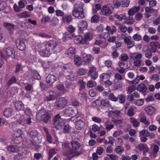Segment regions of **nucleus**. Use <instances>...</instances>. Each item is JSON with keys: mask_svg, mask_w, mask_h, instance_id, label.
<instances>
[{"mask_svg": "<svg viewBox=\"0 0 160 160\" xmlns=\"http://www.w3.org/2000/svg\"><path fill=\"white\" fill-rule=\"evenodd\" d=\"M22 137H14V142L16 144L20 143L22 141Z\"/></svg>", "mask_w": 160, "mask_h": 160, "instance_id": "nucleus-60", "label": "nucleus"}, {"mask_svg": "<svg viewBox=\"0 0 160 160\" xmlns=\"http://www.w3.org/2000/svg\"><path fill=\"white\" fill-rule=\"evenodd\" d=\"M136 89L135 86L132 85L128 86L127 90L128 92L131 93L134 91Z\"/></svg>", "mask_w": 160, "mask_h": 160, "instance_id": "nucleus-61", "label": "nucleus"}, {"mask_svg": "<svg viewBox=\"0 0 160 160\" xmlns=\"http://www.w3.org/2000/svg\"><path fill=\"white\" fill-rule=\"evenodd\" d=\"M49 95L47 96L46 99L47 101H51L55 99L56 98L55 93L52 91L49 92Z\"/></svg>", "mask_w": 160, "mask_h": 160, "instance_id": "nucleus-30", "label": "nucleus"}, {"mask_svg": "<svg viewBox=\"0 0 160 160\" xmlns=\"http://www.w3.org/2000/svg\"><path fill=\"white\" fill-rule=\"evenodd\" d=\"M56 80V77L52 74L48 75L46 78V81L48 84H49V86L52 85Z\"/></svg>", "mask_w": 160, "mask_h": 160, "instance_id": "nucleus-15", "label": "nucleus"}, {"mask_svg": "<svg viewBox=\"0 0 160 160\" xmlns=\"http://www.w3.org/2000/svg\"><path fill=\"white\" fill-rule=\"evenodd\" d=\"M72 18L71 15L68 14H65L62 17V20L65 22H69L72 20Z\"/></svg>", "mask_w": 160, "mask_h": 160, "instance_id": "nucleus-31", "label": "nucleus"}, {"mask_svg": "<svg viewBox=\"0 0 160 160\" xmlns=\"http://www.w3.org/2000/svg\"><path fill=\"white\" fill-rule=\"evenodd\" d=\"M75 51V50L74 48L71 47L67 50L66 53L69 57H71L74 56Z\"/></svg>", "mask_w": 160, "mask_h": 160, "instance_id": "nucleus-32", "label": "nucleus"}, {"mask_svg": "<svg viewBox=\"0 0 160 160\" xmlns=\"http://www.w3.org/2000/svg\"><path fill=\"white\" fill-rule=\"evenodd\" d=\"M132 38L135 41L138 42L142 40V37L140 35L135 34L133 36Z\"/></svg>", "mask_w": 160, "mask_h": 160, "instance_id": "nucleus-48", "label": "nucleus"}, {"mask_svg": "<svg viewBox=\"0 0 160 160\" xmlns=\"http://www.w3.org/2000/svg\"><path fill=\"white\" fill-rule=\"evenodd\" d=\"M129 121L134 127H137L139 125V122L134 117L131 118Z\"/></svg>", "mask_w": 160, "mask_h": 160, "instance_id": "nucleus-37", "label": "nucleus"}, {"mask_svg": "<svg viewBox=\"0 0 160 160\" xmlns=\"http://www.w3.org/2000/svg\"><path fill=\"white\" fill-rule=\"evenodd\" d=\"M114 17L118 19L119 21H122L123 20H125L127 18L126 15L125 14L118 15L117 14H115L114 15Z\"/></svg>", "mask_w": 160, "mask_h": 160, "instance_id": "nucleus-36", "label": "nucleus"}, {"mask_svg": "<svg viewBox=\"0 0 160 160\" xmlns=\"http://www.w3.org/2000/svg\"><path fill=\"white\" fill-rule=\"evenodd\" d=\"M108 97L109 99L112 101H116L118 100V98L114 95L113 93H110Z\"/></svg>", "mask_w": 160, "mask_h": 160, "instance_id": "nucleus-63", "label": "nucleus"}, {"mask_svg": "<svg viewBox=\"0 0 160 160\" xmlns=\"http://www.w3.org/2000/svg\"><path fill=\"white\" fill-rule=\"evenodd\" d=\"M58 46V44L57 42L54 41H50L46 43L45 46L47 49L50 50H54Z\"/></svg>", "mask_w": 160, "mask_h": 160, "instance_id": "nucleus-11", "label": "nucleus"}, {"mask_svg": "<svg viewBox=\"0 0 160 160\" xmlns=\"http://www.w3.org/2000/svg\"><path fill=\"white\" fill-rule=\"evenodd\" d=\"M134 108H135V107L131 106L128 109V114L129 116H132L134 115Z\"/></svg>", "mask_w": 160, "mask_h": 160, "instance_id": "nucleus-57", "label": "nucleus"}, {"mask_svg": "<svg viewBox=\"0 0 160 160\" xmlns=\"http://www.w3.org/2000/svg\"><path fill=\"white\" fill-rule=\"evenodd\" d=\"M121 112L120 111L118 110H112L110 111L109 112V114L110 116L112 118L117 117L120 115Z\"/></svg>", "mask_w": 160, "mask_h": 160, "instance_id": "nucleus-28", "label": "nucleus"}, {"mask_svg": "<svg viewBox=\"0 0 160 160\" xmlns=\"http://www.w3.org/2000/svg\"><path fill=\"white\" fill-rule=\"evenodd\" d=\"M24 158V157L23 155H21L20 153H18V155H16L13 160H23Z\"/></svg>", "mask_w": 160, "mask_h": 160, "instance_id": "nucleus-58", "label": "nucleus"}, {"mask_svg": "<svg viewBox=\"0 0 160 160\" xmlns=\"http://www.w3.org/2000/svg\"><path fill=\"white\" fill-rule=\"evenodd\" d=\"M18 147L16 145H11L7 147V149L8 150L12 152H14L18 150Z\"/></svg>", "mask_w": 160, "mask_h": 160, "instance_id": "nucleus-44", "label": "nucleus"}, {"mask_svg": "<svg viewBox=\"0 0 160 160\" xmlns=\"http://www.w3.org/2000/svg\"><path fill=\"white\" fill-rule=\"evenodd\" d=\"M4 53L5 57H10L13 58H18L19 54L16 52L14 49L11 47L5 48L3 50Z\"/></svg>", "mask_w": 160, "mask_h": 160, "instance_id": "nucleus-4", "label": "nucleus"}, {"mask_svg": "<svg viewBox=\"0 0 160 160\" xmlns=\"http://www.w3.org/2000/svg\"><path fill=\"white\" fill-rule=\"evenodd\" d=\"M130 1L129 0H123L121 1V5L122 7H128L130 3Z\"/></svg>", "mask_w": 160, "mask_h": 160, "instance_id": "nucleus-64", "label": "nucleus"}, {"mask_svg": "<svg viewBox=\"0 0 160 160\" xmlns=\"http://www.w3.org/2000/svg\"><path fill=\"white\" fill-rule=\"evenodd\" d=\"M74 61V64L77 66H80L81 64V58L78 56L75 57Z\"/></svg>", "mask_w": 160, "mask_h": 160, "instance_id": "nucleus-43", "label": "nucleus"}, {"mask_svg": "<svg viewBox=\"0 0 160 160\" xmlns=\"http://www.w3.org/2000/svg\"><path fill=\"white\" fill-rule=\"evenodd\" d=\"M75 124L76 125L75 128L78 130L82 129L85 126L84 122L82 120H79L75 121Z\"/></svg>", "mask_w": 160, "mask_h": 160, "instance_id": "nucleus-24", "label": "nucleus"}, {"mask_svg": "<svg viewBox=\"0 0 160 160\" xmlns=\"http://www.w3.org/2000/svg\"><path fill=\"white\" fill-rule=\"evenodd\" d=\"M106 30L108 32H103L99 35V37L100 38L108 39L109 37V35H113L115 32H117V28L114 26L111 27L109 26H107L105 28Z\"/></svg>", "mask_w": 160, "mask_h": 160, "instance_id": "nucleus-2", "label": "nucleus"}, {"mask_svg": "<svg viewBox=\"0 0 160 160\" xmlns=\"http://www.w3.org/2000/svg\"><path fill=\"white\" fill-rule=\"evenodd\" d=\"M72 15L79 19H81L84 17L83 12V9L82 6L76 5L72 11Z\"/></svg>", "mask_w": 160, "mask_h": 160, "instance_id": "nucleus-5", "label": "nucleus"}, {"mask_svg": "<svg viewBox=\"0 0 160 160\" xmlns=\"http://www.w3.org/2000/svg\"><path fill=\"white\" fill-rule=\"evenodd\" d=\"M110 77V75L108 73H103L100 76L101 80L103 81L104 79L108 78Z\"/></svg>", "mask_w": 160, "mask_h": 160, "instance_id": "nucleus-49", "label": "nucleus"}, {"mask_svg": "<svg viewBox=\"0 0 160 160\" xmlns=\"http://www.w3.org/2000/svg\"><path fill=\"white\" fill-rule=\"evenodd\" d=\"M145 110L148 114L150 115H152L155 114L156 111L155 108L151 106L146 107Z\"/></svg>", "mask_w": 160, "mask_h": 160, "instance_id": "nucleus-21", "label": "nucleus"}, {"mask_svg": "<svg viewBox=\"0 0 160 160\" xmlns=\"http://www.w3.org/2000/svg\"><path fill=\"white\" fill-rule=\"evenodd\" d=\"M123 133V131L121 130L116 131L114 132L113 136L114 137L117 138L122 134Z\"/></svg>", "mask_w": 160, "mask_h": 160, "instance_id": "nucleus-56", "label": "nucleus"}, {"mask_svg": "<svg viewBox=\"0 0 160 160\" xmlns=\"http://www.w3.org/2000/svg\"><path fill=\"white\" fill-rule=\"evenodd\" d=\"M4 25L5 26L9 31H12L14 28V26L13 24L4 22Z\"/></svg>", "mask_w": 160, "mask_h": 160, "instance_id": "nucleus-45", "label": "nucleus"}, {"mask_svg": "<svg viewBox=\"0 0 160 160\" xmlns=\"http://www.w3.org/2000/svg\"><path fill=\"white\" fill-rule=\"evenodd\" d=\"M21 119H18L15 122V124L16 125H19L22 124V125H25L26 123L29 124L31 123V119L30 117L27 118L23 122V119L24 118L23 116H20Z\"/></svg>", "mask_w": 160, "mask_h": 160, "instance_id": "nucleus-12", "label": "nucleus"}, {"mask_svg": "<svg viewBox=\"0 0 160 160\" xmlns=\"http://www.w3.org/2000/svg\"><path fill=\"white\" fill-rule=\"evenodd\" d=\"M71 144L72 149L66 154L67 157L70 159L78 156L81 154L80 152L77 151L80 147L79 143L77 141H72L71 142Z\"/></svg>", "mask_w": 160, "mask_h": 160, "instance_id": "nucleus-1", "label": "nucleus"}, {"mask_svg": "<svg viewBox=\"0 0 160 160\" xmlns=\"http://www.w3.org/2000/svg\"><path fill=\"white\" fill-rule=\"evenodd\" d=\"M96 45H100L101 47L103 48L106 47L108 43L106 42H102L101 40H96L95 42Z\"/></svg>", "mask_w": 160, "mask_h": 160, "instance_id": "nucleus-39", "label": "nucleus"}, {"mask_svg": "<svg viewBox=\"0 0 160 160\" xmlns=\"http://www.w3.org/2000/svg\"><path fill=\"white\" fill-rule=\"evenodd\" d=\"M104 126L108 131H110L114 127V125L108 121H107L104 123Z\"/></svg>", "mask_w": 160, "mask_h": 160, "instance_id": "nucleus-29", "label": "nucleus"}, {"mask_svg": "<svg viewBox=\"0 0 160 160\" xmlns=\"http://www.w3.org/2000/svg\"><path fill=\"white\" fill-rule=\"evenodd\" d=\"M153 11V9L147 6L145 8V12L144 15L146 18H148L151 16V14L152 13V11Z\"/></svg>", "mask_w": 160, "mask_h": 160, "instance_id": "nucleus-25", "label": "nucleus"}, {"mask_svg": "<svg viewBox=\"0 0 160 160\" xmlns=\"http://www.w3.org/2000/svg\"><path fill=\"white\" fill-rule=\"evenodd\" d=\"M16 78L15 77L13 76L7 82V84L8 86H9L11 84L15 83L16 82Z\"/></svg>", "mask_w": 160, "mask_h": 160, "instance_id": "nucleus-53", "label": "nucleus"}, {"mask_svg": "<svg viewBox=\"0 0 160 160\" xmlns=\"http://www.w3.org/2000/svg\"><path fill=\"white\" fill-rule=\"evenodd\" d=\"M124 148L120 146H117L115 149V151L118 154L122 153L124 151Z\"/></svg>", "mask_w": 160, "mask_h": 160, "instance_id": "nucleus-52", "label": "nucleus"}, {"mask_svg": "<svg viewBox=\"0 0 160 160\" xmlns=\"http://www.w3.org/2000/svg\"><path fill=\"white\" fill-rule=\"evenodd\" d=\"M47 140L50 143H56L57 144L58 143L57 137L55 138V140H54L52 139L51 136L49 134L47 135Z\"/></svg>", "mask_w": 160, "mask_h": 160, "instance_id": "nucleus-35", "label": "nucleus"}, {"mask_svg": "<svg viewBox=\"0 0 160 160\" xmlns=\"http://www.w3.org/2000/svg\"><path fill=\"white\" fill-rule=\"evenodd\" d=\"M124 42L126 44L127 48L128 49L131 48L135 45V42L133 41H131L129 38L126 37L124 39Z\"/></svg>", "mask_w": 160, "mask_h": 160, "instance_id": "nucleus-18", "label": "nucleus"}, {"mask_svg": "<svg viewBox=\"0 0 160 160\" xmlns=\"http://www.w3.org/2000/svg\"><path fill=\"white\" fill-rule=\"evenodd\" d=\"M82 59L85 63L87 64L92 61L93 59V57L90 55H86L85 53L82 54Z\"/></svg>", "mask_w": 160, "mask_h": 160, "instance_id": "nucleus-20", "label": "nucleus"}, {"mask_svg": "<svg viewBox=\"0 0 160 160\" xmlns=\"http://www.w3.org/2000/svg\"><path fill=\"white\" fill-rule=\"evenodd\" d=\"M75 38L74 40V42L76 44H83L85 43V40L84 39L83 37L81 36H78L76 37L73 36Z\"/></svg>", "mask_w": 160, "mask_h": 160, "instance_id": "nucleus-19", "label": "nucleus"}, {"mask_svg": "<svg viewBox=\"0 0 160 160\" xmlns=\"http://www.w3.org/2000/svg\"><path fill=\"white\" fill-rule=\"evenodd\" d=\"M84 39L85 42L87 40H90L92 38V34L88 32L84 34Z\"/></svg>", "mask_w": 160, "mask_h": 160, "instance_id": "nucleus-54", "label": "nucleus"}, {"mask_svg": "<svg viewBox=\"0 0 160 160\" xmlns=\"http://www.w3.org/2000/svg\"><path fill=\"white\" fill-rule=\"evenodd\" d=\"M17 45L18 49L21 51L25 50L26 48L24 41L22 39H20L17 41Z\"/></svg>", "mask_w": 160, "mask_h": 160, "instance_id": "nucleus-14", "label": "nucleus"}, {"mask_svg": "<svg viewBox=\"0 0 160 160\" xmlns=\"http://www.w3.org/2000/svg\"><path fill=\"white\" fill-rule=\"evenodd\" d=\"M4 115L7 118L11 117L12 115V110L9 108H6L4 112Z\"/></svg>", "mask_w": 160, "mask_h": 160, "instance_id": "nucleus-33", "label": "nucleus"}, {"mask_svg": "<svg viewBox=\"0 0 160 160\" xmlns=\"http://www.w3.org/2000/svg\"><path fill=\"white\" fill-rule=\"evenodd\" d=\"M113 9V7L111 5H105L102 6L101 12L103 15L109 16L112 13Z\"/></svg>", "mask_w": 160, "mask_h": 160, "instance_id": "nucleus-9", "label": "nucleus"}, {"mask_svg": "<svg viewBox=\"0 0 160 160\" xmlns=\"http://www.w3.org/2000/svg\"><path fill=\"white\" fill-rule=\"evenodd\" d=\"M96 85V83L95 81L90 80L88 82L87 84V86L89 88H92Z\"/></svg>", "mask_w": 160, "mask_h": 160, "instance_id": "nucleus-55", "label": "nucleus"}, {"mask_svg": "<svg viewBox=\"0 0 160 160\" xmlns=\"http://www.w3.org/2000/svg\"><path fill=\"white\" fill-rule=\"evenodd\" d=\"M151 147L153 151V153H154V154H156L158 152L159 147L157 145L155 144H152L151 145Z\"/></svg>", "mask_w": 160, "mask_h": 160, "instance_id": "nucleus-47", "label": "nucleus"}, {"mask_svg": "<svg viewBox=\"0 0 160 160\" xmlns=\"http://www.w3.org/2000/svg\"><path fill=\"white\" fill-rule=\"evenodd\" d=\"M139 137L145 136L147 137L148 136L149 132L148 131L143 130L140 131L139 132Z\"/></svg>", "mask_w": 160, "mask_h": 160, "instance_id": "nucleus-51", "label": "nucleus"}, {"mask_svg": "<svg viewBox=\"0 0 160 160\" xmlns=\"http://www.w3.org/2000/svg\"><path fill=\"white\" fill-rule=\"evenodd\" d=\"M136 89L138 91L145 95L146 93L147 87L145 84L141 83L137 86Z\"/></svg>", "mask_w": 160, "mask_h": 160, "instance_id": "nucleus-13", "label": "nucleus"}, {"mask_svg": "<svg viewBox=\"0 0 160 160\" xmlns=\"http://www.w3.org/2000/svg\"><path fill=\"white\" fill-rule=\"evenodd\" d=\"M68 104V101L63 97L59 98L54 103V107L56 108L61 109L65 108Z\"/></svg>", "mask_w": 160, "mask_h": 160, "instance_id": "nucleus-7", "label": "nucleus"}, {"mask_svg": "<svg viewBox=\"0 0 160 160\" xmlns=\"http://www.w3.org/2000/svg\"><path fill=\"white\" fill-rule=\"evenodd\" d=\"M23 132L21 130L18 129L14 131L13 135L14 137H22Z\"/></svg>", "mask_w": 160, "mask_h": 160, "instance_id": "nucleus-40", "label": "nucleus"}, {"mask_svg": "<svg viewBox=\"0 0 160 160\" xmlns=\"http://www.w3.org/2000/svg\"><path fill=\"white\" fill-rule=\"evenodd\" d=\"M25 89L27 91H32L33 89L32 86L28 83L24 84Z\"/></svg>", "mask_w": 160, "mask_h": 160, "instance_id": "nucleus-62", "label": "nucleus"}, {"mask_svg": "<svg viewBox=\"0 0 160 160\" xmlns=\"http://www.w3.org/2000/svg\"><path fill=\"white\" fill-rule=\"evenodd\" d=\"M141 122L144 123L145 125H148L150 124V122L148 120H147L145 116H143L140 118Z\"/></svg>", "mask_w": 160, "mask_h": 160, "instance_id": "nucleus-50", "label": "nucleus"}, {"mask_svg": "<svg viewBox=\"0 0 160 160\" xmlns=\"http://www.w3.org/2000/svg\"><path fill=\"white\" fill-rule=\"evenodd\" d=\"M88 27V24L86 21H82L78 25L80 30L82 31L86 29Z\"/></svg>", "mask_w": 160, "mask_h": 160, "instance_id": "nucleus-27", "label": "nucleus"}, {"mask_svg": "<svg viewBox=\"0 0 160 160\" xmlns=\"http://www.w3.org/2000/svg\"><path fill=\"white\" fill-rule=\"evenodd\" d=\"M30 16V13L27 11L21 12L19 14V16L21 18L28 17Z\"/></svg>", "mask_w": 160, "mask_h": 160, "instance_id": "nucleus-42", "label": "nucleus"}, {"mask_svg": "<svg viewBox=\"0 0 160 160\" xmlns=\"http://www.w3.org/2000/svg\"><path fill=\"white\" fill-rule=\"evenodd\" d=\"M136 148L138 150H143V152H148V148L147 145L145 144L140 143L136 147Z\"/></svg>", "mask_w": 160, "mask_h": 160, "instance_id": "nucleus-23", "label": "nucleus"}, {"mask_svg": "<svg viewBox=\"0 0 160 160\" xmlns=\"http://www.w3.org/2000/svg\"><path fill=\"white\" fill-rule=\"evenodd\" d=\"M144 100L142 99H135L133 103L138 106H142L144 103Z\"/></svg>", "mask_w": 160, "mask_h": 160, "instance_id": "nucleus-38", "label": "nucleus"}, {"mask_svg": "<svg viewBox=\"0 0 160 160\" xmlns=\"http://www.w3.org/2000/svg\"><path fill=\"white\" fill-rule=\"evenodd\" d=\"M140 8L139 6L133 7L129 10L128 13L130 16H133L135 13L138 12L140 10Z\"/></svg>", "mask_w": 160, "mask_h": 160, "instance_id": "nucleus-22", "label": "nucleus"}, {"mask_svg": "<svg viewBox=\"0 0 160 160\" xmlns=\"http://www.w3.org/2000/svg\"><path fill=\"white\" fill-rule=\"evenodd\" d=\"M39 54L43 57H48L50 55V51L49 49H47L45 47V50H40L39 51Z\"/></svg>", "mask_w": 160, "mask_h": 160, "instance_id": "nucleus-26", "label": "nucleus"}, {"mask_svg": "<svg viewBox=\"0 0 160 160\" xmlns=\"http://www.w3.org/2000/svg\"><path fill=\"white\" fill-rule=\"evenodd\" d=\"M126 19L124 21V23L127 24H132L134 23L135 21L134 18L130 17Z\"/></svg>", "mask_w": 160, "mask_h": 160, "instance_id": "nucleus-41", "label": "nucleus"}, {"mask_svg": "<svg viewBox=\"0 0 160 160\" xmlns=\"http://www.w3.org/2000/svg\"><path fill=\"white\" fill-rule=\"evenodd\" d=\"M29 135L30 137L33 139H34L38 135V132L35 130H33L30 132L29 133Z\"/></svg>", "mask_w": 160, "mask_h": 160, "instance_id": "nucleus-46", "label": "nucleus"}, {"mask_svg": "<svg viewBox=\"0 0 160 160\" xmlns=\"http://www.w3.org/2000/svg\"><path fill=\"white\" fill-rule=\"evenodd\" d=\"M36 116L37 118L43 121L45 123H47L50 118V117L48 113L43 109H42L38 111Z\"/></svg>", "mask_w": 160, "mask_h": 160, "instance_id": "nucleus-3", "label": "nucleus"}, {"mask_svg": "<svg viewBox=\"0 0 160 160\" xmlns=\"http://www.w3.org/2000/svg\"><path fill=\"white\" fill-rule=\"evenodd\" d=\"M130 57L133 60V63L135 66L138 67L141 65L142 61L140 59L142 57L141 53L137 52L132 53L130 55Z\"/></svg>", "mask_w": 160, "mask_h": 160, "instance_id": "nucleus-6", "label": "nucleus"}, {"mask_svg": "<svg viewBox=\"0 0 160 160\" xmlns=\"http://www.w3.org/2000/svg\"><path fill=\"white\" fill-rule=\"evenodd\" d=\"M58 150L57 149H52L49 150V157L48 158L50 159L52 157L53 155L56 154Z\"/></svg>", "mask_w": 160, "mask_h": 160, "instance_id": "nucleus-59", "label": "nucleus"}, {"mask_svg": "<svg viewBox=\"0 0 160 160\" xmlns=\"http://www.w3.org/2000/svg\"><path fill=\"white\" fill-rule=\"evenodd\" d=\"M53 120L54 125L57 129L62 128L65 124L64 120L60 117L59 114H57L55 116Z\"/></svg>", "mask_w": 160, "mask_h": 160, "instance_id": "nucleus-8", "label": "nucleus"}, {"mask_svg": "<svg viewBox=\"0 0 160 160\" xmlns=\"http://www.w3.org/2000/svg\"><path fill=\"white\" fill-rule=\"evenodd\" d=\"M19 7L16 4H14L13 7L14 10L16 12H19L21 11V8H24L25 7V5L24 2L22 0H20L18 2Z\"/></svg>", "mask_w": 160, "mask_h": 160, "instance_id": "nucleus-16", "label": "nucleus"}, {"mask_svg": "<svg viewBox=\"0 0 160 160\" xmlns=\"http://www.w3.org/2000/svg\"><path fill=\"white\" fill-rule=\"evenodd\" d=\"M15 106L16 108L18 111L23 110L24 108V105L20 101L16 102Z\"/></svg>", "mask_w": 160, "mask_h": 160, "instance_id": "nucleus-34", "label": "nucleus"}, {"mask_svg": "<svg viewBox=\"0 0 160 160\" xmlns=\"http://www.w3.org/2000/svg\"><path fill=\"white\" fill-rule=\"evenodd\" d=\"M66 114L68 116H74L78 112V111L75 109L73 110L71 108H68L64 110Z\"/></svg>", "mask_w": 160, "mask_h": 160, "instance_id": "nucleus-17", "label": "nucleus"}, {"mask_svg": "<svg viewBox=\"0 0 160 160\" xmlns=\"http://www.w3.org/2000/svg\"><path fill=\"white\" fill-rule=\"evenodd\" d=\"M96 68L94 66L89 68L88 75L93 79H96L98 77V73L96 72Z\"/></svg>", "mask_w": 160, "mask_h": 160, "instance_id": "nucleus-10", "label": "nucleus"}]
</instances>
